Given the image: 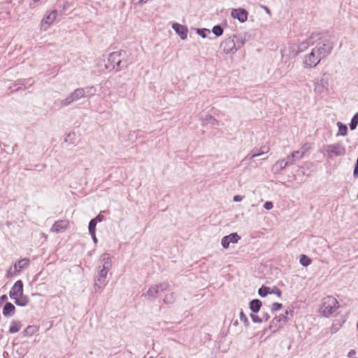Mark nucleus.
Segmentation results:
<instances>
[{
  "label": "nucleus",
  "instance_id": "obj_1",
  "mask_svg": "<svg viewBox=\"0 0 358 358\" xmlns=\"http://www.w3.org/2000/svg\"><path fill=\"white\" fill-rule=\"evenodd\" d=\"M333 48V43L327 37L311 36L299 44L293 56L305 52L301 57L303 68L313 69L331 53Z\"/></svg>",
  "mask_w": 358,
  "mask_h": 358
},
{
  "label": "nucleus",
  "instance_id": "obj_2",
  "mask_svg": "<svg viewBox=\"0 0 358 358\" xmlns=\"http://www.w3.org/2000/svg\"><path fill=\"white\" fill-rule=\"evenodd\" d=\"M321 152L329 159L343 157L346 154V148L341 142L333 144H327L322 147Z\"/></svg>",
  "mask_w": 358,
  "mask_h": 358
},
{
  "label": "nucleus",
  "instance_id": "obj_3",
  "mask_svg": "<svg viewBox=\"0 0 358 358\" xmlns=\"http://www.w3.org/2000/svg\"><path fill=\"white\" fill-rule=\"evenodd\" d=\"M338 307L339 303L337 299L334 296H328L323 299L320 310L322 315L329 317L334 315Z\"/></svg>",
  "mask_w": 358,
  "mask_h": 358
},
{
  "label": "nucleus",
  "instance_id": "obj_4",
  "mask_svg": "<svg viewBox=\"0 0 358 358\" xmlns=\"http://www.w3.org/2000/svg\"><path fill=\"white\" fill-rule=\"evenodd\" d=\"M169 284L168 282H162L157 285H154L150 286L145 294H144V296L150 300L152 301L157 297V295L159 292H162L165 290H168L169 289Z\"/></svg>",
  "mask_w": 358,
  "mask_h": 358
},
{
  "label": "nucleus",
  "instance_id": "obj_5",
  "mask_svg": "<svg viewBox=\"0 0 358 358\" xmlns=\"http://www.w3.org/2000/svg\"><path fill=\"white\" fill-rule=\"evenodd\" d=\"M126 55V51L125 50H120L119 52H113L110 53L108 58V62L110 63V66L106 65V69H109L112 67L113 69L115 68V66L117 67L122 69L124 66H127V64H123L122 65V60L120 59L121 57H124Z\"/></svg>",
  "mask_w": 358,
  "mask_h": 358
},
{
  "label": "nucleus",
  "instance_id": "obj_6",
  "mask_svg": "<svg viewBox=\"0 0 358 358\" xmlns=\"http://www.w3.org/2000/svg\"><path fill=\"white\" fill-rule=\"evenodd\" d=\"M84 97V91L83 89L78 88L71 92L66 98L59 100L61 106H67L74 101H77Z\"/></svg>",
  "mask_w": 358,
  "mask_h": 358
},
{
  "label": "nucleus",
  "instance_id": "obj_7",
  "mask_svg": "<svg viewBox=\"0 0 358 358\" xmlns=\"http://www.w3.org/2000/svg\"><path fill=\"white\" fill-rule=\"evenodd\" d=\"M220 48L224 54H235L237 52V48L235 46L234 37L229 36L225 38L220 43Z\"/></svg>",
  "mask_w": 358,
  "mask_h": 358
},
{
  "label": "nucleus",
  "instance_id": "obj_8",
  "mask_svg": "<svg viewBox=\"0 0 358 358\" xmlns=\"http://www.w3.org/2000/svg\"><path fill=\"white\" fill-rule=\"evenodd\" d=\"M57 11L53 10L48 13L41 20V29L46 31L48 28L56 20Z\"/></svg>",
  "mask_w": 358,
  "mask_h": 358
},
{
  "label": "nucleus",
  "instance_id": "obj_9",
  "mask_svg": "<svg viewBox=\"0 0 358 358\" xmlns=\"http://www.w3.org/2000/svg\"><path fill=\"white\" fill-rule=\"evenodd\" d=\"M101 266L99 271L108 272L112 267V258L108 253H104L101 256Z\"/></svg>",
  "mask_w": 358,
  "mask_h": 358
},
{
  "label": "nucleus",
  "instance_id": "obj_10",
  "mask_svg": "<svg viewBox=\"0 0 358 358\" xmlns=\"http://www.w3.org/2000/svg\"><path fill=\"white\" fill-rule=\"evenodd\" d=\"M231 15L241 22H245L248 20V13L244 8H234L231 10Z\"/></svg>",
  "mask_w": 358,
  "mask_h": 358
},
{
  "label": "nucleus",
  "instance_id": "obj_11",
  "mask_svg": "<svg viewBox=\"0 0 358 358\" xmlns=\"http://www.w3.org/2000/svg\"><path fill=\"white\" fill-rule=\"evenodd\" d=\"M69 227V222L67 220H60L53 224L50 231L54 233H60L68 229Z\"/></svg>",
  "mask_w": 358,
  "mask_h": 358
},
{
  "label": "nucleus",
  "instance_id": "obj_12",
  "mask_svg": "<svg viewBox=\"0 0 358 358\" xmlns=\"http://www.w3.org/2000/svg\"><path fill=\"white\" fill-rule=\"evenodd\" d=\"M23 294V283L21 280H17L15 282L13 286L11 287L9 296L13 299L17 296L22 295Z\"/></svg>",
  "mask_w": 358,
  "mask_h": 358
},
{
  "label": "nucleus",
  "instance_id": "obj_13",
  "mask_svg": "<svg viewBox=\"0 0 358 358\" xmlns=\"http://www.w3.org/2000/svg\"><path fill=\"white\" fill-rule=\"evenodd\" d=\"M240 236L236 233H232L222 238L221 244L224 248H227L231 243H237L240 239Z\"/></svg>",
  "mask_w": 358,
  "mask_h": 358
},
{
  "label": "nucleus",
  "instance_id": "obj_14",
  "mask_svg": "<svg viewBox=\"0 0 358 358\" xmlns=\"http://www.w3.org/2000/svg\"><path fill=\"white\" fill-rule=\"evenodd\" d=\"M329 83L327 80L322 78L315 83V91L316 93L322 94L327 91Z\"/></svg>",
  "mask_w": 358,
  "mask_h": 358
},
{
  "label": "nucleus",
  "instance_id": "obj_15",
  "mask_svg": "<svg viewBox=\"0 0 358 358\" xmlns=\"http://www.w3.org/2000/svg\"><path fill=\"white\" fill-rule=\"evenodd\" d=\"M287 322V316L285 315H280L278 317H275L271 321L269 329H272L274 328L273 331H275L279 329L282 324H285Z\"/></svg>",
  "mask_w": 358,
  "mask_h": 358
},
{
  "label": "nucleus",
  "instance_id": "obj_16",
  "mask_svg": "<svg viewBox=\"0 0 358 358\" xmlns=\"http://www.w3.org/2000/svg\"><path fill=\"white\" fill-rule=\"evenodd\" d=\"M172 28L176 31V33L180 36L182 40H185L187 38L188 33L187 27L178 23H173Z\"/></svg>",
  "mask_w": 358,
  "mask_h": 358
},
{
  "label": "nucleus",
  "instance_id": "obj_17",
  "mask_svg": "<svg viewBox=\"0 0 358 358\" xmlns=\"http://www.w3.org/2000/svg\"><path fill=\"white\" fill-rule=\"evenodd\" d=\"M29 264V259L27 258H24L19 260L14 264V268L15 271L20 273L22 269L27 268Z\"/></svg>",
  "mask_w": 358,
  "mask_h": 358
},
{
  "label": "nucleus",
  "instance_id": "obj_18",
  "mask_svg": "<svg viewBox=\"0 0 358 358\" xmlns=\"http://www.w3.org/2000/svg\"><path fill=\"white\" fill-rule=\"evenodd\" d=\"M303 158V152H299L298 151H294L291 155L287 157V162H289V165L294 164L295 162L300 160Z\"/></svg>",
  "mask_w": 358,
  "mask_h": 358
},
{
  "label": "nucleus",
  "instance_id": "obj_19",
  "mask_svg": "<svg viewBox=\"0 0 358 358\" xmlns=\"http://www.w3.org/2000/svg\"><path fill=\"white\" fill-rule=\"evenodd\" d=\"M15 308L10 302H8L5 304L3 309V314L6 317L10 316L14 314Z\"/></svg>",
  "mask_w": 358,
  "mask_h": 358
},
{
  "label": "nucleus",
  "instance_id": "obj_20",
  "mask_svg": "<svg viewBox=\"0 0 358 358\" xmlns=\"http://www.w3.org/2000/svg\"><path fill=\"white\" fill-rule=\"evenodd\" d=\"M15 303L19 306H26L29 303V298L27 296L20 295L17 296L15 299H13Z\"/></svg>",
  "mask_w": 358,
  "mask_h": 358
},
{
  "label": "nucleus",
  "instance_id": "obj_21",
  "mask_svg": "<svg viewBox=\"0 0 358 358\" xmlns=\"http://www.w3.org/2000/svg\"><path fill=\"white\" fill-rule=\"evenodd\" d=\"M262 306V301L259 299H253L250 302V308L253 313H258Z\"/></svg>",
  "mask_w": 358,
  "mask_h": 358
},
{
  "label": "nucleus",
  "instance_id": "obj_22",
  "mask_svg": "<svg viewBox=\"0 0 358 358\" xmlns=\"http://www.w3.org/2000/svg\"><path fill=\"white\" fill-rule=\"evenodd\" d=\"M232 37H234L235 46L237 48V50L245 43V39L241 35H234Z\"/></svg>",
  "mask_w": 358,
  "mask_h": 358
},
{
  "label": "nucleus",
  "instance_id": "obj_23",
  "mask_svg": "<svg viewBox=\"0 0 358 358\" xmlns=\"http://www.w3.org/2000/svg\"><path fill=\"white\" fill-rule=\"evenodd\" d=\"M289 165V162H287V159H280L278 160L275 165L273 166V169H276L278 171H281L285 169L286 166Z\"/></svg>",
  "mask_w": 358,
  "mask_h": 358
},
{
  "label": "nucleus",
  "instance_id": "obj_24",
  "mask_svg": "<svg viewBox=\"0 0 358 358\" xmlns=\"http://www.w3.org/2000/svg\"><path fill=\"white\" fill-rule=\"evenodd\" d=\"M108 272L98 271V274L94 280L98 281L101 284H106V276Z\"/></svg>",
  "mask_w": 358,
  "mask_h": 358
},
{
  "label": "nucleus",
  "instance_id": "obj_25",
  "mask_svg": "<svg viewBox=\"0 0 358 358\" xmlns=\"http://www.w3.org/2000/svg\"><path fill=\"white\" fill-rule=\"evenodd\" d=\"M22 327V324L19 321H13L11 322L10 327L9 328V332L11 334H15L18 332Z\"/></svg>",
  "mask_w": 358,
  "mask_h": 358
},
{
  "label": "nucleus",
  "instance_id": "obj_26",
  "mask_svg": "<svg viewBox=\"0 0 358 358\" xmlns=\"http://www.w3.org/2000/svg\"><path fill=\"white\" fill-rule=\"evenodd\" d=\"M337 126L338 127V132L337 133V136H345L348 132V127L341 122H337Z\"/></svg>",
  "mask_w": 358,
  "mask_h": 358
},
{
  "label": "nucleus",
  "instance_id": "obj_27",
  "mask_svg": "<svg viewBox=\"0 0 358 358\" xmlns=\"http://www.w3.org/2000/svg\"><path fill=\"white\" fill-rule=\"evenodd\" d=\"M203 123L210 124L213 126L218 125V121L215 117L210 115H206V117L203 119Z\"/></svg>",
  "mask_w": 358,
  "mask_h": 358
},
{
  "label": "nucleus",
  "instance_id": "obj_28",
  "mask_svg": "<svg viewBox=\"0 0 358 358\" xmlns=\"http://www.w3.org/2000/svg\"><path fill=\"white\" fill-rule=\"evenodd\" d=\"M299 262L303 266H308L311 264V259L305 255H301L299 257Z\"/></svg>",
  "mask_w": 358,
  "mask_h": 358
},
{
  "label": "nucleus",
  "instance_id": "obj_29",
  "mask_svg": "<svg viewBox=\"0 0 358 358\" xmlns=\"http://www.w3.org/2000/svg\"><path fill=\"white\" fill-rule=\"evenodd\" d=\"M271 293H273V292L271 291L270 287H266V286H262L258 290V294L262 297H264L267 294H271Z\"/></svg>",
  "mask_w": 358,
  "mask_h": 358
},
{
  "label": "nucleus",
  "instance_id": "obj_30",
  "mask_svg": "<svg viewBox=\"0 0 358 358\" xmlns=\"http://www.w3.org/2000/svg\"><path fill=\"white\" fill-rule=\"evenodd\" d=\"M176 299L175 294L173 292L168 293L165 295L164 302L167 304H171L174 302Z\"/></svg>",
  "mask_w": 358,
  "mask_h": 358
},
{
  "label": "nucleus",
  "instance_id": "obj_31",
  "mask_svg": "<svg viewBox=\"0 0 358 358\" xmlns=\"http://www.w3.org/2000/svg\"><path fill=\"white\" fill-rule=\"evenodd\" d=\"M82 89L84 91V97L86 96H93L96 92L94 87H86Z\"/></svg>",
  "mask_w": 358,
  "mask_h": 358
},
{
  "label": "nucleus",
  "instance_id": "obj_32",
  "mask_svg": "<svg viewBox=\"0 0 358 358\" xmlns=\"http://www.w3.org/2000/svg\"><path fill=\"white\" fill-rule=\"evenodd\" d=\"M212 32L217 37H219L223 34V29L220 25H215L213 27Z\"/></svg>",
  "mask_w": 358,
  "mask_h": 358
},
{
  "label": "nucleus",
  "instance_id": "obj_33",
  "mask_svg": "<svg viewBox=\"0 0 358 358\" xmlns=\"http://www.w3.org/2000/svg\"><path fill=\"white\" fill-rule=\"evenodd\" d=\"M358 124V112L353 116L350 123V128L351 130L356 129Z\"/></svg>",
  "mask_w": 358,
  "mask_h": 358
},
{
  "label": "nucleus",
  "instance_id": "obj_34",
  "mask_svg": "<svg viewBox=\"0 0 358 358\" xmlns=\"http://www.w3.org/2000/svg\"><path fill=\"white\" fill-rule=\"evenodd\" d=\"M341 326H342V322H341L340 321L334 322V323L332 324L331 327V330H330L331 333L335 334L336 331H338L340 329Z\"/></svg>",
  "mask_w": 358,
  "mask_h": 358
},
{
  "label": "nucleus",
  "instance_id": "obj_35",
  "mask_svg": "<svg viewBox=\"0 0 358 358\" xmlns=\"http://www.w3.org/2000/svg\"><path fill=\"white\" fill-rule=\"evenodd\" d=\"M96 223L95 220H93L92 219L90 221L88 229L90 234H95L96 232Z\"/></svg>",
  "mask_w": 358,
  "mask_h": 358
},
{
  "label": "nucleus",
  "instance_id": "obj_36",
  "mask_svg": "<svg viewBox=\"0 0 358 358\" xmlns=\"http://www.w3.org/2000/svg\"><path fill=\"white\" fill-rule=\"evenodd\" d=\"M197 34H199L202 38L206 37V34L210 33V30L208 29H198Z\"/></svg>",
  "mask_w": 358,
  "mask_h": 358
},
{
  "label": "nucleus",
  "instance_id": "obj_37",
  "mask_svg": "<svg viewBox=\"0 0 358 358\" xmlns=\"http://www.w3.org/2000/svg\"><path fill=\"white\" fill-rule=\"evenodd\" d=\"M106 284H101L98 281L94 280V289L95 292L101 290Z\"/></svg>",
  "mask_w": 358,
  "mask_h": 358
},
{
  "label": "nucleus",
  "instance_id": "obj_38",
  "mask_svg": "<svg viewBox=\"0 0 358 358\" xmlns=\"http://www.w3.org/2000/svg\"><path fill=\"white\" fill-rule=\"evenodd\" d=\"M240 320L241 322L244 323L245 326H248L249 324L248 319L243 311H241L240 313Z\"/></svg>",
  "mask_w": 358,
  "mask_h": 358
},
{
  "label": "nucleus",
  "instance_id": "obj_39",
  "mask_svg": "<svg viewBox=\"0 0 358 358\" xmlns=\"http://www.w3.org/2000/svg\"><path fill=\"white\" fill-rule=\"evenodd\" d=\"M250 317L252 320L255 323H262L264 321V319H262V317H260L259 316L256 315L251 314Z\"/></svg>",
  "mask_w": 358,
  "mask_h": 358
},
{
  "label": "nucleus",
  "instance_id": "obj_40",
  "mask_svg": "<svg viewBox=\"0 0 358 358\" xmlns=\"http://www.w3.org/2000/svg\"><path fill=\"white\" fill-rule=\"evenodd\" d=\"M281 308H282V304L280 303L275 302V303H273L271 310L273 311H276V310L281 309Z\"/></svg>",
  "mask_w": 358,
  "mask_h": 358
},
{
  "label": "nucleus",
  "instance_id": "obj_41",
  "mask_svg": "<svg viewBox=\"0 0 358 358\" xmlns=\"http://www.w3.org/2000/svg\"><path fill=\"white\" fill-rule=\"evenodd\" d=\"M310 146L308 144L303 145L300 150H297L299 152H303V156L309 150Z\"/></svg>",
  "mask_w": 358,
  "mask_h": 358
},
{
  "label": "nucleus",
  "instance_id": "obj_42",
  "mask_svg": "<svg viewBox=\"0 0 358 358\" xmlns=\"http://www.w3.org/2000/svg\"><path fill=\"white\" fill-rule=\"evenodd\" d=\"M273 207V205L271 201H266L264 204V208L266 210H271Z\"/></svg>",
  "mask_w": 358,
  "mask_h": 358
},
{
  "label": "nucleus",
  "instance_id": "obj_43",
  "mask_svg": "<svg viewBox=\"0 0 358 358\" xmlns=\"http://www.w3.org/2000/svg\"><path fill=\"white\" fill-rule=\"evenodd\" d=\"M104 217L103 215L99 214L95 218L92 219L93 220H95L96 223L101 222L103 220Z\"/></svg>",
  "mask_w": 358,
  "mask_h": 358
},
{
  "label": "nucleus",
  "instance_id": "obj_44",
  "mask_svg": "<svg viewBox=\"0 0 358 358\" xmlns=\"http://www.w3.org/2000/svg\"><path fill=\"white\" fill-rule=\"evenodd\" d=\"M243 199V196H242L241 195H235L233 198V200L235 202H239V201H242Z\"/></svg>",
  "mask_w": 358,
  "mask_h": 358
},
{
  "label": "nucleus",
  "instance_id": "obj_45",
  "mask_svg": "<svg viewBox=\"0 0 358 358\" xmlns=\"http://www.w3.org/2000/svg\"><path fill=\"white\" fill-rule=\"evenodd\" d=\"M357 176H358V168L355 166L354 171H353V177L356 178H357Z\"/></svg>",
  "mask_w": 358,
  "mask_h": 358
},
{
  "label": "nucleus",
  "instance_id": "obj_46",
  "mask_svg": "<svg viewBox=\"0 0 358 358\" xmlns=\"http://www.w3.org/2000/svg\"><path fill=\"white\" fill-rule=\"evenodd\" d=\"M262 317L264 319V321H266L268 320L269 315L268 313H264Z\"/></svg>",
  "mask_w": 358,
  "mask_h": 358
},
{
  "label": "nucleus",
  "instance_id": "obj_47",
  "mask_svg": "<svg viewBox=\"0 0 358 358\" xmlns=\"http://www.w3.org/2000/svg\"><path fill=\"white\" fill-rule=\"evenodd\" d=\"M91 236H92V238L93 239V241L96 243L97 242V238L96 237V234H90Z\"/></svg>",
  "mask_w": 358,
  "mask_h": 358
},
{
  "label": "nucleus",
  "instance_id": "obj_48",
  "mask_svg": "<svg viewBox=\"0 0 358 358\" xmlns=\"http://www.w3.org/2000/svg\"><path fill=\"white\" fill-rule=\"evenodd\" d=\"M264 154V152H260V153H257V154H254L252 155L251 157H250V159H254L261 155Z\"/></svg>",
  "mask_w": 358,
  "mask_h": 358
},
{
  "label": "nucleus",
  "instance_id": "obj_49",
  "mask_svg": "<svg viewBox=\"0 0 358 358\" xmlns=\"http://www.w3.org/2000/svg\"><path fill=\"white\" fill-rule=\"evenodd\" d=\"M6 299H7L6 295H3L0 297V301H6Z\"/></svg>",
  "mask_w": 358,
  "mask_h": 358
},
{
  "label": "nucleus",
  "instance_id": "obj_50",
  "mask_svg": "<svg viewBox=\"0 0 358 358\" xmlns=\"http://www.w3.org/2000/svg\"><path fill=\"white\" fill-rule=\"evenodd\" d=\"M275 293L278 296H280V295H281V292H280V289H276V290H275Z\"/></svg>",
  "mask_w": 358,
  "mask_h": 358
},
{
  "label": "nucleus",
  "instance_id": "obj_51",
  "mask_svg": "<svg viewBox=\"0 0 358 358\" xmlns=\"http://www.w3.org/2000/svg\"><path fill=\"white\" fill-rule=\"evenodd\" d=\"M264 8L268 14H271L270 10L266 6H264Z\"/></svg>",
  "mask_w": 358,
  "mask_h": 358
},
{
  "label": "nucleus",
  "instance_id": "obj_52",
  "mask_svg": "<svg viewBox=\"0 0 358 358\" xmlns=\"http://www.w3.org/2000/svg\"><path fill=\"white\" fill-rule=\"evenodd\" d=\"M355 350H351L350 352H349V355L351 356L352 355H355Z\"/></svg>",
  "mask_w": 358,
  "mask_h": 358
},
{
  "label": "nucleus",
  "instance_id": "obj_53",
  "mask_svg": "<svg viewBox=\"0 0 358 358\" xmlns=\"http://www.w3.org/2000/svg\"><path fill=\"white\" fill-rule=\"evenodd\" d=\"M357 168H358V158L357 159V162H356V164H355V166Z\"/></svg>",
  "mask_w": 358,
  "mask_h": 358
},
{
  "label": "nucleus",
  "instance_id": "obj_54",
  "mask_svg": "<svg viewBox=\"0 0 358 358\" xmlns=\"http://www.w3.org/2000/svg\"><path fill=\"white\" fill-rule=\"evenodd\" d=\"M34 2H38L40 0H33Z\"/></svg>",
  "mask_w": 358,
  "mask_h": 358
},
{
  "label": "nucleus",
  "instance_id": "obj_55",
  "mask_svg": "<svg viewBox=\"0 0 358 358\" xmlns=\"http://www.w3.org/2000/svg\"><path fill=\"white\" fill-rule=\"evenodd\" d=\"M357 331H358V322L357 323Z\"/></svg>",
  "mask_w": 358,
  "mask_h": 358
},
{
  "label": "nucleus",
  "instance_id": "obj_56",
  "mask_svg": "<svg viewBox=\"0 0 358 358\" xmlns=\"http://www.w3.org/2000/svg\"><path fill=\"white\" fill-rule=\"evenodd\" d=\"M150 358H153V357H150Z\"/></svg>",
  "mask_w": 358,
  "mask_h": 358
}]
</instances>
